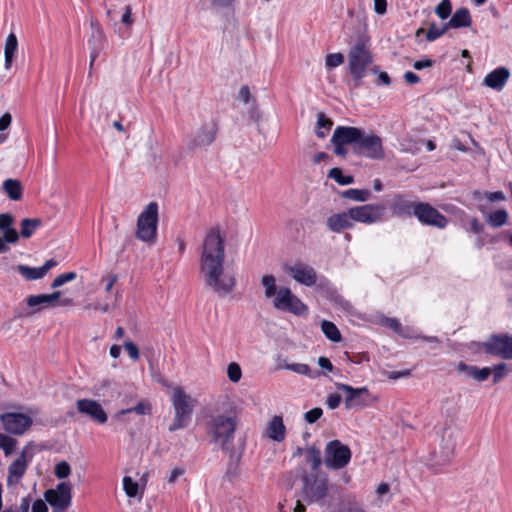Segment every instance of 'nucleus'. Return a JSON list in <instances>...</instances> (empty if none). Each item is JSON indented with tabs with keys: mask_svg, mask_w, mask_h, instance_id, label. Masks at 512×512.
<instances>
[{
	"mask_svg": "<svg viewBox=\"0 0 512 512\" xmlns=\"http://www.w3.org/2000/svg\"><path fill=\"white\" fill-rule=\"evenodd\" d=\"M200 274L204 284L220 297L230 295L236 287L235 274L225 267V242L217 228L210 229L203 240Z\"/></svg>",
	"mask_w": 512,
	"mask_h": 512,
	"instance_id": "obj_1",
	"label": "nucleus"
},
{
	"mask_svg": "<svg viewBox=\"0 0 512 512\" xmlns=\"http://www.w3.org/2000/svg\"><path fill=\"white\" fill-rule=\"evenodd\" d=\"M204 427L210 444L225 452H232L239 419L233 410L209 409L204 415Z\"/></svg>",
	"mask_w": 512,
	"mask_h": 512,
	"instance_id": "obj_2",
	"label": "nucleus"
},
{
	"mask_svg": "<svg viewBox=\"0 0 512 512\" xmlns=\"http://www.w3.org/2000/svg\"><path fill=\"white\" fill-rule=\"evenodd\" d=\"M171 390L174 418L169 426V431L174 432L188 425L192 413L197 406V400L187 394L181 386H174Z\"/></svg>",
	"mask_w": 512,
	"mask_h": 512,
	"instance_id": "obj_3",
	"label": "nucleus"
},
{
	"mask_svg": "<svg viewBox=\"0 0 512 512\" xmlns=\"http://www.w3.org/2000/svg\"><path fill=\"white\" fill-rule=\"evenodd\" d=\"M373 61L371 51L369 49L368 39L360 38L350 47L348 53V68L353 79L360 82L367 68Z\"/></svg>",
	"mask_w": 512,
	"mask_h": 512,
	"instance_id": "obj_4",
	"label": "nucleus"
},
{
	"mask_svg": "<svg viewBox=\"0 0 512 512\" xmlns=\"http://www.w3.org/2000/svg\"><path fill=\"white\" fill-rule=\"evenodd\" d=\"M158 226V205L150 202L137 219L136 236L143 242L153 244L156 241Z\"/></svg>",
	"mask_w": 512,
	"mask_h": 512,
	"instance_id": "obj_5",
	"label": "nucleus"
},
{
	"mask_svg": "<svg viewBox=\"0 0 512 512\" xmlns=\"http://www.w3.org/2000/svg\"><path fill=\"white\" fill-rule=\"evenodd\" d=\"M324 464L332 470H340L346 467L352 457L350 448L339 440H333L326 444Z\"/></svg>",
	"mask_w": 512,
	"mask_h": 512,
	"instance_id": "obj_6",
	"label": "nucleus"
},
{
	"mask_svg": "<svg viewBox=\"0 0 512 512\" xmlns=\"http://www.w3.org/2000/svg\"><path fill=\"white\" fill-rule=\"evenodd\" d=\"M273 307L279 311L289 312L296 316H305L308 313L307 306L287 287L278 289L273 299Z\"/></svg>",
	"mask_w": 512,
	"mask_h": 512,
	"instance_id": "obj_7",
	"label": "nucleus"
},
{
	"mask_svg": "<svg viewBox=\"0 0 512 512\" xmlns=\"http://www.w3.org/2000/svg\"><path fill=\"white\" fill-rule=\"evenodd\" d=\"M479 349L489 355L502 359H512V336L507 334L490 335L484 342L479 344Z\"/></svg>",
	"mask_w": 512,
	"mask_h": 512,
	"instance_id": "obj_8",
	"label": "nucleus"
},
{
	"mask_svg": "<svg viewBox=\"0 0 512 512\" xmlns=\"http://www.w3.org/2000/svg\"><path fill=\"white\" fill-rule=\"evenodd\" d=\"M34 456V444L28 443L20 452L18 458H16L9 466H8V474H7V485L14 486L17 485L22 477L24 476L28 464L32 461Z\"/></svg>",
	"mask_w": 512,
	"mask_h": 512,
	"instance_id": "obj_9",
	"label": "nucleus"
},
{
	"mask_svg": "<svg viewBox=\"0 0 512 512\" xmlns=\"http://www.w3.org/2000/svg\"><path fill=\"white\" fill-rule=\"evenodd\" d=\"M44 497L53 512H64L71 505L72 485L67 481L60 482L54 489L46 490Z\"/></svg>",
	"mask_w": 512,
	"mask_h": 512,
	"instance_id": "obj_10",
	"label": "nucleus"
},
{
	"mask_svg": "<svg viewBox=\"0 0 512 512\" xmlns=\"http://www.w3.org/2000/svg\"><path fill=\"white\" fill-rule=\"evenodd\" d=\"M354 151L373 160H382L385 157L382 139L374 133H365V131L358 146L354 147Z\"/></svg>",
	"mask_w": 512,
	"mask_h": 512,
	"instance_id": "obj_11",
	"label": "nucleus"
},
{
	"mask_svg": "<svg viewBox=\"0 0 512 512\" xmlns=\"http://www.w3.org/2000/svg\"><path fill=\"white\" fill-rule=\"evenodd\" d=\"M216 134V124L214 122L205 123L191 136L187 142V148L191 151L206 149L214 142Z\"/></svg>",
	"mask_w": 512,
	"mask_h": 512,
	"instance_id": "obj_12",
	"label": "nucleus"
},
{
	"mask_svg": "<svg viewBox=\"0 0 512 512\" xmlns=\"http://www.w3.org/2000/svg\"><path fill=\"white\" fill-rule=\"evenodd\" d=\"M62 295L61 291H55L51 294H38V295H30L27 298V305L31 308H34L33 312H38L41 309L60 306H71L73 304V300L71 298H64L60 300Z\"/></svg>",
	"mask_w": 512,
	"mask_h": 512,
	"instance_id": "obj_13",
	"label": "nucleus"
},
{
	"mask_svg": "<svg viewBox=\"0 0 512 512\" xmlns=\"http://www.w3.org/2000/svg\"><path fill=\"white\" fill-rule=\"evenodd\" d=\"M336 388L345 392L344 403L346 409H363L368 406L369 390L366 387L353 388L347 384L336 383Z\"/></svg>",
	"mask_w": 512,
	"mask_h": 512,
	"instance_id": "obj_14",
	"label": "nucleus"
},
{
	"mask_svg": "<svg viewBox=\"0 0 512 512\" xmlns=\"http://www.w3.org/2000/svg\"><path fill=\"white\" fill-rule=\"evenodd\" d=\"M0 421L6 432L22 435L30 429L32 419L27 414L8 412L0 415Z\"/></svg>",
	"mask_w": 512,
	"mask_h": 512,
	"instance_id": "obj_15",
	"label": "nucleus"
},
{
	"mask_svg": "<svg viewBox=\"0 0 512 512\" xmlns=\"http://www.w3.org/2000/svg\"><path fill=\"white\" fill-rule=\"evenodd\" d=\"M413 214L421 223L440 229L446 227L448 222L444 215L428 203L415 204Z\"/></svg>",
	"mask_w": 512,
	"mask_h": 512,
	"instance_id": "obj_16",
	"label": "nucleus"
},
{
	"mask_svg": "<svg viewBox=\"0 0 512 512\" xmlns=\"http://www.w3.org/2000/svg\"><path fill=\"white\" fill-rule=\"evenodd\" d=\"M352 221L372 224L382 219L385 206L366 204L350 208Z\"/></svg>",
	"mask_w": 512,
	"mask_h": 512,
	"instance_id": "obj_17",
	"label": "nucleus"
},
{
	"mask_svg": "<svg viewBox=\"0 0 512 512\" xmlns=\"http://www.w3.org/2000/svg\"><path fill=\"white\" fill-rule=\"evenodd\" d=\"M287 272L298 283L311 287L317 282L315 269L304 263H296L287 268Z\"/></svg>",
	"mask_w": 512,
	"mask_h": 512,
	"instance_id": "obj_18",
	"label": "nucleus"
},
{
	"mask_svg": "<svg viewBox=\"0 0 512 512\" xmlns=\"http://www.w3.org/2000/svg\"><path fill=\"white\" fill-rule=\"evenodd\" d=\"M77 410L85 414L93 421L104 424L107 421V414L102 406L95 400L80 399L76 402Z\"/></svg>",
	"mask_w": 512,
	"mask_h": 512,
	"instance_id": "obj_19",
	"label": "nucleus"
},
{
	"mask_svg": "<svg viewBox=\"0 0 512 512\" xmlns=\"http://www.w3.org/2000/svg\"><path fill=\"white\" fill-rule=\"evenodd\" d=\"M364 130L351 126H338L332 135L331 142H339L345 145L358 146Z\"/></svg>",
	"mask_w": 512,
	"mask_h": 512,
	"instance_id": "obj_20",
	"label": "nucleus"
},
{
	"mask_svg": "<svg viewBox=\"0 0 512 512\" xmlns=\"http://www.w3.org/2000/svg\"><path fill=\"white\" fill-rule=\"evenodd\" d=\"M510 77V72L505 67H499L488 73L483 84L496 91H501Z\"/></svg>",
	"mask_w": 512,
	"mask_h": 512,
	"instance_id": "obj_21",
	"label": "nucleus"
},
{
	"mask_svg": "<svg viewBox=\"0 0 512 512\" xmlns=\"http://www.w3.org/2000/svg\"><path fill=\"white\" fill-rule=\"evenodd\" d=\"M265 437L275 442H282L286 437V426L282 416L275 415L267 423Z\"/></svg>",
	"mask_w": 512,
	"mask_h": 512,
	"instance_id": "obj_22",
	"label": "nucleus"
},
{
	"mask_svg": "<svg viewBox=\"0 0 512 512\" xmlns=\"http://www.w3.org/2000/svg\"><path fill=\"white\" fill-rule=\"evenodd\" d=\"M456 371L458 373L464 374L467 378L474 379L479 383L486 381L491 374L490 367L479 368L474 365H468L464 362H459L456 365Z\"/></svg>",
	"mask_w": 512,
	"mask_h": 512,
	"instance_id": "obj_23",
	"label": "nucleus"
},
{
	"mask_svg": "<svg viewBox=\"0 0 512 512\" xmlns=\"http://www.w3.org/2000/svg\"><path fill=\"white\" fill-rule=\"evenodd\" d=\"M353 221L350 209L347 212L333 214L327 219V227L333 232H341L344 229L351 228Z\"/></svg>",
	"mask_w": 512,
	"mask_h": 512,
	"instance_id": "obj_24",
	"label": "nucleus"
},
{
	"mask_svg": "<svg viewBox=\"0 0 512 512\" xmlns=\"http://www.w3.org/2000/svg\"><path fill=\"white\" fill-rule=\"evenodd\" d=\"M278 370H289L299 375L307 376L308 378H315L319 375L318 372H313L309 365L304 363H290L287 359L279 357L277 359Z\"/></svg>",
	"mask_w": 512,
	"mask_h": 512,
	"instance_id": "obj_25",
	"label": "nucleus"
},
{
	"mask_svg": "<svg viewBox=\"0 0 512 512\" xmlns=\"http://www.w3.org/2000/svg\"><path fill=\"white\" fill-rule=\"evenodd\" d=\"M2 190L11 201H20L23 197V185L17 179H6L2 184Z\"/></svg>",
	"mask_w": 512,
	"mask_h": 512,
	"instance_id": "obj_26",
	"label": "nucleus"
},
{
	"mask_svg": "<svg viewBox=\"0 0 512 512\" xmlns=\"http://www.w3.org/2000/svg\"><path fill=\"white\" fill-rule=\"evenodd\" d=\"M327 481L325 479L315 480L306 488V494L309 501H319L327 495Z\"/></svg>",
	"mask_w": 512,
	"mask_h": 512,
	"instance_id": "obj_27",
	"label": "nucleus"
},
{
	"mask_svg": "<svg viewBox=\"0 0 512 512\" xmlns=\"http://www.w3.org/2000/svg\"><path fill=\"white\" fill-rule=\"evenodd\" d=\"M471 16L467 8H460L452 15L447 22L448 28L469 27L471 25Z\"/></svg>",
	"mask_w": 512,
	"mask_h": 512,
	"instance_id": "obj_28",
	"label": "nucleus"
},
{
	"mask_svg": "<svg viewBox=\"0 0 512 512\" xmlns=\"http://www.w3.org/2000/svg\"><path fill=\"white\" fill-rule=\"evenodd\" d=\"M18 48V40L14 33H10L4 45V58H5V69L9 70L12 66L14 54Z\"/></svg>",
	"mask_w": 512,
	"mask_h": 512,
	"instance_id": "obj_29",
	"label": "nucleus"
},
{
	"mask_svg": "<svg viewBox=\"0 0 512 512\" xmlns=\"http://www.w3.org/2000/svg\"><path fill=\"white\" fill-rule=\"evenodd\" d=\"M40 225L41 220L39 218H24L20 223V235L23 238H29Z\"/></svg>",
	"mask_w": 512,
	"mask_h": 512,
	"instance_id": "obj_30",
	"label": "nucleus"
},
{
	"mask_svg": "<svg viewBox=\"0 0 512 512\" xmlns=\"http://www.w3.org/2000/svg\"><path fill=\"white\" fill-rule=\"evenodd\" d=\"M508 219V213L505 209H499L495 212L489 213L486 216V222L488 225L494 228L503 226Z\"/></svg>",
	"mask_w": 512,
	"mask_h": 512,
	"instance_id": "obj_31",
	"label": "nucleus"
},
{
	"mask_svg": "<svg viewBox=\"0 0 512 512\" xmlns=\"http://www.w3.org/2000/svg\"><path fill=\"white\" fill-rule=\"evenodd\" d=\"M414 204L401 197H397L393 203V212L398 216L410 215L412 209L414 210Z\"/></svg>",
	"mask_w": 512,
	"mask_h": 512,
	"instance_id": "obj_32",
	"label": "nucleus"
},
{
	"mask_svg": "<svg viewBox=\"0 0 512 512\" xmlns=\"http://www.w3.org/2000/svg\"><path fill=\"white\" fill-rule=\"evenodd\" d=\"M17 270L26 280H38L44 277L43 271L40 267L18 265Z\"/></svg>",
	"mask_w": 512,
	"mask_h": 512,
	"instance_id": "obj_33",
	"label": "nucleus"
},
{
	"mask_svg": "<svg viewBox=\"0 0 512 512\" xmlns=\"http://www.w3.org/2000/svg\"><path fill=\"white\" fill-rule=\"evenodd\" d=\"M321 329L329 340L333 342H339L341 340L340 331L334 323L323 320L321 323Z\"/></svg>",
	"mask_w": 512,
	"mask_h": 512,
	"instance_id": "obj_34",
	"label": "nucleus"
},
{
	"mask_svg": "<svg viewBox=\"0 0 512 512\" xmlns=\"http://www.w3.org/2000/svg\"><path fill=\"white\" fill-rule=\"evenodd\" d=\"M19 240V234L17 231H8L0 235V254L5 253L9 250L7 244H15Z\"/></svg>",
	"mask_w": 512,
	"mask_h": 512,
	"instance_id": "obj_35",
	"label": "nucleus"
},
{
	"mask_svg": "<svg viewBox=\"0 0 512 512\" xmlns=\"http://www.w3.org/2000/svg\"><path fill=\"white\" fill-rule=\"evenodd\" d=\"M261 283L265 288V297L272 298L277 294L276 279L273 275H264L261 279Z\"/></svg>",
	"mask_w": 512,
	"mask_h": 512,
	"instance_id": "obj_36",
	"label": "nucleus"
},
{
	"mask_svg": "<svg viewBox=\"0 0 512 512\" xmlns=\"http://www.w3.org/2000/svg\"><path fill=\"white\" fill-rule=\"evenodd\" d=\"M152 406L148 401H140L136 406L129 408V409H123L118 414L119 415H125L131 412H134L138 415H149L151 414Z\"/></svg>",
	"mask_w": 512,
	"mask_h": 512,
	"instance_id": "obj_37",
	"label": "nucleus"
},
{
	"mask_svg": "<svg viewBox=\"0 0 512 512\" xmlns=\"http://www.w3.org/2000/svg\"><path fill=\"white\" fill-rule=\"evenodd\" d=\"M450 452H447L445 455L441 456L439 459H437V456L435 453L431 454V457L427 460V465L434 471L438 472L440 471L441 467L448 464L450 461Z\"/></svg>",
	"mask_w": 512,
	"mask_h": 512,
	"instance_id": "obj_38",
	"label": "nucleus"
},
{
	"mask_svg": "<svg viewBox=\"0 0 512 512\" xmlns=\"http://www.w3.org/2000/svg\"><path fill=\"white\" fill-rule=\"evenodd\" d=\"M333 125V122L325 116L324 113L320 112L317 115V130L316 134L319 138H324L326 133L324 130L329 131Z\"/></svg>",
	"mask_w": 512,
	"mask_h": 512,
	"instance_id": "obj_39",
	"label": "nucleus"
},
{
	"mask_svg": "<svg viewBox=\"0 0 512 512\" xmlns=\"http://www.w3.org/2000/svg\"><path fill=\"white\" fill-rule=\"evenodd\" d=\"M328 177L334 179L340 185H349L354 181L353 176L343 175L340 168H332L328 173Z\"/></svg>",
	"mask_w": 512,
	"mask_h": 512,
	"instance_id": "obj_40",
	"label": "nucleus"
},
{
	"mask_svg": "<svg viewBox=\"0 0 512 512\" xmlns=\"http://www.w3.org/2000/svg\"><path fill=\"white\" fill-rule=\"evenodd\" d=\"M342 195L343 197L354 201L365 202L366 200H368L370 196V191L360 189H348L344 191Z\"/></svg>",
	"mask_w": 512,
	"mask_h": 512,
	"instance_id": "obj_41",
	"label": "nucleus"
},
{
	"mask_svg": "<svg viewBox=\"0 0 512 512\" xmlns=\"http://www.w3.org/2000/svg\"><path fill=\"white\" fill-rule=\"evenodd\" d=\"M448 29L449 28L447 26V23L443 24L442 26H438L433 23L429 26L427 30L426 39L428 41H434L441 37L443 34H445Z\"/></svg>",
	"mask_w": 512,
	"mask_h": 512,
	"instance_id": "obj_42",
	"label": "nucleus"
},
{
	"mask_svg": "<svg viewBox=\"0 0 512 512\" xmlns=\"http://www.w3.org/2000/svg\"><path fill=\"white\" fill-rule=\"evenodd\" d=\"M330 512H365L363 505L355 500L347 501Z\"/></svg>",
	"mask_w": 512,
	"mask_h": 512,
	"instance_id": "obj_43",
	"label": "nucleus"
},
{
	"mask_svg": "<svg viewBox=\"0 0 512 512\" xmlns=\"http://www.w3.org/2000/svg\"><path fill=\"white\" fill-rule=\"evenodd\" d=\"M123 489L129 498H133L139 493V484L131 477L125 476L123 478Z\"/></svg>",
	"mask_w": 512,
	"mask_h": 512,
	"instance_id": "obj_44",
	"label": "nucleus"
},
{
	"mask_svg": "<svg viewBox=\"0 0 512 512\" xmlns=\"http://www.w3.org/2000/svg\"><path fill=\"white\" fill-rule=\"evenodd\" d=\"M16 444V439L0 433V448L4 451L6 456L14 451Z\"/></svg>",
	"mask_w": 512,
	"mask_h": 512,
	"instance_id": "obj_45",
	"label": "nucleus"
},
{
	"mask_svg": "<svg viewBox=\"0 0 512 512\" xmlns=\"http://www.w3.org/2000/svg\"><path fill=\"white\" fill-rule=\"evenodd\" d=\"M227 377L233 383H238L242 378V370L238 363L231 362L227 366Z\"/></svg>",
	"mask_w": 512,
	"mask_h": 512,
	"instance_id": "obj_46",
	"label": "nucleus"
},
{
	"mask_svg": "<svg viewBox=\"0 0 512 512\" xmlns=\"http://www.w3.org/2000/svg\"><path fill=\"white\" fill-rule=\"evenodd\" d=\"M452 11V4L450 0H441L436 6L435 13L440 19H447Z\"/></svg>",
	"mask_w": 512,
	"mask_h": 512,
	"instance_id": "obj_47",
	"label": "nucleus"
},
{
	"mask_svg": "<svg viewBox=\"0 0 512 512\" xmlns=\"http://www.w3.org/2000/svg\"><path fill=\"white\" fill-rule=\"evenodd\" d=\"M76 277H77V274L75 272H67V273L60 274L51 283V288L56 289L58 287H61L62 285L66 284L67 282L75 280Z\"/></svg>",
	"mask_w": 512,
	"mask_h": 512,
	"instance_id": "obj_48",
	"label": "nucleus"
},
{
	"mask_svg": "<svg viewBox=\"0 0 512 512\" xmlns=\"http://www.w3.org/2000/svg\"><path fill=\"white\" fill-rule=\"evenodd\" d=\"M14 223V217L9 213L0 214V231L7 233L8 231H17L12 227Z\"/></svg>",
	"mask_w": 512,
	"mask_h": 512,
	"instance_id": "obj_49",
	"label": "nucleus"
},
{
	"mask_svg": "<svg viewBox=\"0 0 512 512\" xmlns=\"http://www.w3.org/2000/svg\"><path fill=\"white\" fill-rule=\"evenodd\" d=\"M375 492H376L377 498L380 501H390L392 499L390 485L386 482L380 483L376 487Z\"/></svg>",
	"mask_w": 512,
	"mask_h": 512,
	"instance_id": "obj_50",
	"label": "nucleus"
},
{
	"mask_svg": "<svg viewBox=\"0 0 512 512\" xmlns=\"http://www.w3.org/2000/svg\"><path fill=\"white\" fill-rule=\"evenodd\" d=\"M71 473V467L66 461H61L55 465L54 474L58 479H65Z\"/></svg>",
	"mask_w": 512,
	"mask_h": 512,
	"instance_id": "obj_51",
	"label": "nucleus"
},
{
	"mask_svg": "<svg viewBox=\"0 0 512 512\" xmlns=\"http://www.w3.org/2000/svg\"><path fill=\"white\" fill-rule=\"evenodd\" d=\"M344 55L342 53L328 54L325 58V65L328 68H335L343 64Z\"/></svg>",
	"mask_w": 512,
	"mask_h": 512,
	"instance_id": "obj_52",
	"label": "nucleus"
},
{
	"mask_svg": "<svg viewBox=\"0 0 512 512\" xmlns=\"http://www.w3.org/2000/svg\"><path fill=\"white\" fill-rule=\"evenodd\" d=\"M491 369V373L493 374V383H498L502 378H504L507 371L506 363H499L493 366Z\"/></svg>",
	"mask_w": 512,
	"mask_h": 512,
	"instance_id": "obj_53",
	"label": "nucleus"
},
{
	"mask_svg": "<svg viewBox=\"0 0 512 512\" xmlns=\"http://www.w3.org/2000/svg\"><path fill=\"white\" fill-rule=\"evenodd\" d=\"M123 347L133 361H137L139 359V349L132 341H126Z\"/></svg>",
	"mask_w": 512,
	"mask_h": 512,
	"instance_id": "obj_54",
	"label": "nucleus"
},
{
	"mask_svg": "<svg viewBox=\"0 0 512 512\" xmlns=\"http://www.w3.org/2000/svg\"><path fill=\"white\" fill-rule=\"evenodd\" d=\"M121 23L124 24L127 28H130L134 20L132 18V8L130 5H125L123 8V14L121 15Z\"/></svg>",
	"mask_w": 512,
	"mask_h": 512,
	"instance_id": "obj_55",
	"label": "nucleus"
},
{
	"mask_svg": "<svg viewBox=\"0 0 512 512\" xmlns=\"http://www.w3.org/2000/svg\"><path fill=\"white\" fill-rule=\"evenodd\" d=\"M323 414V411L321 408L319 407H316V408H313L309 411H307L305 414H304V418L305 420L312 424V423H315Z\"/></svg>",
	"mask_w": 512,
	"mask_h": 512,
	"instance_id": "obj_56",
	"label": "nucleus"
},
{
	"mask_svg": "<svg viewBox=\"0 0 512 512\" xmlns=\"http://www.w3.org/2000/svg\"><path fill=\"white\" fill-rule=\"evenodd\" d=\"M386 326L392 329L393 331L399 333L400 335L406 336L403 332V328L401 323L395 318H389L386 320Z\"/></svg>",
	"mask_w": 512,
	"mask_h": 512,
	"instance_id": "obj_57",
	"label": "nucleus"
},
{
	"mask_svg": "<svg viewBox=\"0 0 512 512\" xmlns=\"http://www.w3.org/2000/svg\"><path fill=\"white\" fill-rule=\"evenodd\" d=\"M341 403V396L338 394H330L327 397L326 404L329 409L334 410L339 407Z\"/></svg>",
	"mask_w": 512,
	"mask_h": 512,
	"instance_id": "obj_58",
	"label": "nucleus"
},
{
	"mask_svg": "<svg viewBox=\"0 0 512 512\" xmlns=\"http://www.w3.org/2000/svg\"><path fill=\"white\" fill-rule=\"evenodd\" d=\"M484 197L490 202L503 201L506 199L502 191L485 192Z\"/></svg>",
	"mask_w": 512,
	"mask_h": 512,
	"instance_id": "obj_59",
	"label": "nucleus"
},
{
	"mask_svg": "<svg viewBox=\"0 0 512 512\" xmlns=\"http://www.w3.org/2000/svg\"><path fill=\"white\" fill-rule=\"evenodd\" d=\"M102 282H105V291L110 292L117 282V276L115 274H108L102 278Z\"/></svg>",
	"mask_w": 512,
	"mask_h": 512,
	"instance_id": "obj_60",
	"label": "nucleus"
},
{
	"mask_svg": "<svg viewBox=\"0 0 512 512\" xmlns=\"http://www.w3.org/2000/svg\"><path fill=\"white\" fill-rule=\"evenodd\" d=\"M373 72L375 74H377V76H378V82H377L378 85H381V84L385 85V86L390 85L391 79L386 72L377 71L376 69H374Z\"/></svg>",
	"mask_w": 512,
	"mask_h": 512,
	"instance_id": "obj_61",
	"label": "nucleus"
},
{
	"mask_svg": "<svg viewBox=\"0 0 512 512\" xmlns=\"http://www.w3.org/2000/svg\"><path fill=\"white\" fill-rule=\"evenodd\" d=\"M469 224H470V230L475 234H480L484 229L483 224L480 223L476 218H470Z\"/></svg>",
	"mask_w": 512,
	"mask_h": 512,
	"instance_id": "obj_62",
	"label": "nucleus"
},
{
	"mask_svg": "<svg viewBox=\"0 0 512 512\" xmlns=\"http://www.w3.org/2000/svg\"><path fill=\"white\" fill-rule=\"evenodd\" d=\"M47 511H48V508L46 506V503L41 499L36 500L32 505V512H47Z\"/></svg>",
	"mask_w": 512,
	"mask_h": 512,
	"instance_id": "obj_63",
	"label": "nucleus"
},
{
	"mask_svg": "<svg viewBox=\"0 0 512 512\" xmlns=\"http://www.w3.org/2000/svg\"><path fill=\"white\" fill-rule=\"evenodd\" d=\"M30 503L31 498L29 496L23 497L16 512H29Z\"/></svg>",
	"mask_w": 512,
	"mask_h": 512,
	"instance_id": "obj_64",
	"label": "nucleus"
}]
</instances>
